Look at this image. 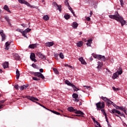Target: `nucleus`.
I'll return each mask as SVG.
<instances>
[{
	"label": "nucleus",
	"mask_w": 127,
	"mask_h": 127,
	"mask_svg": "<svg viewBox=\"0 0 127 127\" xmlns=\"http://www.w3.org/2000/svg\"><path fill=\"white\" fill-rule=\"evenodd\" d=\"M120 1V3H121V6H124V1H123V0H119Z\"/></svg>",
	"instance_id": "51"
},
{
	"label": "nucleus",
	"mask_w": 127,
	"mask_h": 127,
	"mask_svg": "<svg viewBox=\"0 0 127 127\" xmlns=\"http://www.w3.org/2000/svg\"><path fill=\"white\" fill-rule=\"evenodd\" d=\"M57 7V10L60 11V12H61V11L62 10V6L61 5H58Z\"/></svg>",
	"instance_id": "30"
},
{
	"label": "nucleus",
	"mask_w": 127,
	"mask_h": 127,
	"mask_svg": "<svg viewBox=\"0 0 127 127\" xmlns=\"http://www.w3.org/2000/svg\"><path fill=\"white\" fill-rule=\"evenodd\" d=\"M113 107H114L115 108V110H117L118 111V110H120V108H121V106H119L118 105H117V104H115L114 103V105H113Z\"/></svg>",
	"instance_id": "33"
},
{
	"label": "nucleus",
	"mask_w": 127,
	"mask_h": 127,
	"mask_svg": "<svg viewBox=\"0 0 127 127\" xmlns=\"http://www.w3.org/2000/svg\"><path fill=\"white\" fill-rule=\"evenodd\" d=\"M16 31H18V32H20V33H22L24 32V31H23V30H21V29H17L16 30Z\"/></svg>",
	"instance_id": "46"
},
{
	"label": "nucleus",
	"mask_w": 127,
	"mask_h": 127,
	"mask_svg": "<svg viewBox=\"0 0 127 127\" xmlns=\"http://www.w3.org/2000/svg\"><path fill=\"white\" fill-rule=\"evenodd\" d=\"M30 7H31V8H36V6H35V5H30Z\"/></svg>",
	"instance_id": "60"
},
{
	"label": "nucleus",
	"mask_w": 127,
	"mask_h": 127,
	"mask_svg": "<svg viewBox=\"0 0 127 127\" xmlns=\"http://www.w3.org/2000/svg\"><path fill=\"white\" fill-rule=\"evenodd\" d=\"M59 55V57H60V58H61V59H64V55H63V53H60Z\"/></svg>",
	"instance_id": "37"
},
{
	"label": "nucleus",
	"mask_w": 127,
	"mask_h": 127,
	"mask_svg": "<svg viewBox=\"0 0 127 127\" xmlns=\"http://www.w3.org/2000/svg\"><path fill=\"white\" fill-rule=\"evenodd\" d=\"M35 103H36V104H37L38 105H39L41 107H42V108H43L44 109H45V110H47V111H49V109H48L47 108L45 107V106L41 105V104L39 103V102H35Z\"/></svg>",
	"instance_id": "26"
},
{
	"label": "nucleus",
	"mask_w": 127,
	"mask_h": 127,
	"mask_svg": "<svg viewBox=\"0 0 127 127\" xmlns=\"http://www.w3.org/2000/svg\"><path fill=\"white\" fill-rule=\"evenodd\" d=\"M53 5L54 6H55V7H57L58 4H57V3H56V2H53Z\"/></svg>",
	"instance_id": "45"
},
{
	"label": "nucleus",
	"mask_w": 127,
	"mask_h": 127,
	"mask_svg": "<svg viewBox=\"0 0 127 127\" xmlns=\"http://www.w3.org/2000/svg\"><path fill=\"white\" fill-rule=\"evenodd\" d=\"M67 7H68L69 10H70V11H71L73 10V9H72V7H71V6H70V5L67 6Z\"/></svg>",
	"instance_id": "59"
},
{
	"label": "nucleus",
	"mask_w": 127,
	"mask_h": 127,
	"mask_svg": "<svg viewBox=\"0 0 127 127\" xmlns=\"http://www.w3.org/2000/svg\"><path fill=\"white\" fill-rule=\"evenodd\" d=\"M30 31H31V29L29 28H27L25 30H24V32H25V33H28Z\"/></svg>",
	"instance_id": "35"
},
{
	"label": "nucleus",
	"mask_w": 127,
	"mask_h": 127,
	"mask_svg": "<svg viewBox=\"0 0 127 127\" xmlns=\"http://www.w3.org/2000/svg\"><path fill=\"white\" fill-rule=\"evenodd\" d=\"M101 99H102V100L106 102V103H107V101L109 100V99L106 97H103L102 96L101 97Z\"/></svg>",
	"instance_id": "34"
},
{
	"label": "nucleus",
	"mask_w": 127,
	"mask_h": 127,
	"mask_svg": "<svg viewBox=\"0 0 127 127\" xmlns=\"http://www.w3.org/2000/svg\"><path fill=\"white\" fill-rule=\"evenodd\" d=\"M98 59L99 60H102V61H106V58L105 57V56H102L101 55H100V57Z\"/></svg>",
	"instance_id": "23"
},
{
	"label": "nucleus",
	"mask_w": 127,
	"mask_h": 127,
	"mask_svg": "<svg viewBox=\"0 0 127 127\" xmlns=\"http://www.w3.org/2000/svg\"><path fill=\"white\" fill-rule=\"evenodd\" d=\"M26 33H25V32H23L22 33V35H23V36H24V37H25L26 38H28L27 37V36H26Z\"/></svg>",
	"instance_id": "42"
},
{
	"label": "nucleus",
	"mask_w": 127,
	"mask_h": 127,
	"mask_svg": "<svg viewBox=\"0 0 127 127\" xmlns=\"http://www.w3.org/2000/svg\"><path fill=\"white\" fill-rule=\"evenodd\" d=\"M53 70L54 72L57 75H59V71L57 70V68H53Z\"/></svg>",
	"instance_id": "31"
},
{
	"label": "nucleus",
	"mask_w": 127,
	"mask_h": 127,
	"mask_svg": "<svg viewBox=\"0 0 127 127\" xmlns=\"http://www.w3.org/2000/svg\"><path fill=\"white\" fill-rule=\"evenodd\" d=\"M18 87L19 86L17 84H16L14 86V88H15V89H16V90H18Z\"/></svg>",
	"instance_id": "63"
},
{
	"label": "nucleus",
	"mask_w": 127,
	"mask_h": 127,
	"mask_svg": "<svg viewBox=\"0 0 127 127\" xmlns=\"http://www.w3.org/2000/svg\"><path fill=\"white\" fill-rule=\"evenodd\" d=\"M98 66H101L102 67L103 66V63L101 62H98Z\"/></svg>",
	"instance_id": "53"
},
{
	"label": "nucleus",
	"mask_w": 127,
	"mask_h": 127,
	"mask_svg": "<svg viewBox=\"0 0 127 127\" xmlns=\"http://www.w3.org/2000/svg\"><path fill=\"white\" fill-rule=\"evenodd\" d=\"M33 74L34 76H36L37 77H38V78H40V74L41 73H40V72H32L31 71L30 72V74Z\"/></svg>",
	"instance_id": "14"
},
{
	"label": "nucleus",
	"mask_w": 127,
	"mask_h": 127,
	"mask_svg": "<svg viewBox=\"0 0 127 127\" xmlns=\"http://www.w3.org/2000/svg\"><path fill=\"white\" fill-rule=\"evenodd\" d=\"M59 54H56L55 55V57H56V59L57 60H58V57H59Z\"/></svg>",
	"instance_id": "55"
},
{
	"label": "nucleus",
	"mask_w": 127,
	"mask_h": 127,
	"mask_svg": "<svg viewBox=\"0 0 127 127\" xmlns=\"http://www.w3.org/2000/svg\"><path fill=\"white\" fill-rule=\"evenodd\" d=\"M39 55L41 59H42L43 60H46V57L45 56H44V55L41 54V53H40Z\"/></svg>",
	"instance_id": "17"
},
{
	"label": "nucleus",
	"mask_w": 127,
	"mask_h": 127,
	"mask_svg": "<svg viewBox=\"0 0 127 127\" xmlns=\"http://www.w3.org/2000/svg\"><path fill=\"white\" fill-rule=\"evenodd\" d=\"M36 47V44H31L29 46V48H31V49H34Z\"/></svg>",
	"instance_id": "27"
},
{
	"label": "nucleus",
	"mask_w": 127,
	"mask_h": 127,
	"mask_svg": "<svg viewBox=\"0 0 127 127\" xmlns=\"http://www.w3.org/2000/svg\"><path fill=\"white\" fill-rule=\"evenodd\" d=\"M110 113H111V114H113L114 115H115L116 116V117H118V118H120V120H121V121H123V119H122V117H124V118H126V115H125V114H124V113H122L121 112V111H119V110H117L116 109H113L112 110L110 111ZM119 115H120V116H121V117H120L119 116Z\"/></svg>",
	"instance_id": "2"
},
{
	"label": "nucleus",
	"mask_w": 127,
	"mask_h": 127,
	"mask_svg": "<svg viewBox=\"0 0 127 127\" xmlns=\"http://www.w3.org/2000/svg\"><path fill=\"white\" fill-rule=\"evenodd\" d=\"M64 66L65 67H69V68H71V69L73 68V66H71V65H69V64H64Z\"/></svg>",
	"instance_id": "49"
},
{
	"label": "nucleus",
	"mask_w": 127,
	"mask_h": 127,
	"mask_svg": "<svg viewBox=\"0 0 127 127\" xmlns=\"http://www.w3.org/2000/svg\"><path fill=\"white\" fill-rule=\"evenodd\" d=\"M54 114H55V115H57V116L60 115V113H59V112H57V111H55V112H54Z\"/></svg>",
	"instance_id": "57"
},
{
	"label": "nucleus",
	"mask_w": 127,
	"mask_h": 127,
	"mask_svg": "<svg viewBox=\"0 0 127 127\" xmlns=\"http://www.w3.org/2000/svg\"><path fill=\"white\" fill-rule=\"evenodd\" d=\"M91 44H92L91 43H87L86 45L87 46H89V47H91Z\"/></svg>",
	"instance_id": "61"
},
{
	"label": "nucleus",
	"mask_w": 127,
	"mask_h": 127,
	"mask_svg": "<svg viewBox=\"0 0 127 127\" xmlns=\"http://www.w3.org/2000/svg\"><path fill=\"white\" fill-rule=\"evenodd\" d=\"M124 113H125V114L126 115H127V108H125V109H124V111H123Z\"/></svg>",
	"instance_id": "58"
},
{
	"label": "nucleus",
	"mask_w": 127,
	"mask_h": 127,
	"mask_svg": "<svg viewBox=\"0 0 127 127\" xmlns=\"http://www.w3.org/2000/svg\"><path fill=\"white\" fill-rule=\"evenodd\" d=\"M96 106L97 111H100L101 109H104V108H105V102H98L96 104Z\"/></svg>",
	"instance_id": "3"
},
{
	"label": "nucleus",
	"mask_w": 127,
	"mask_h": 127,
	"mask_svg": "<svg viewBox=\"0 0 127 127\" xmlns=\"http://www.w3.org/2000/svg\"><path fill=\"white\" fill-rule=\"evenodd\" d=\"M26 98L28 99V100H30V101H32V102H35L34 101H39L38 99L37 98L30 96H26Z\"/></svg>",
	"instance_id": "6"
},
{
	"label": "nucleus",
	"mask_w": 127,
	"mask_h": 127,
	"mask_svg": "<svg viewBox=\"0 0 127 127\" xmlns=\"http://www.w3.org/2000/svg\"><path fill=\"white\" fill-rule=\"evenodd\" d=\"M44 20L47 21L49 19V16H48L47 15H45L43 17Z\"/></svg>",
	"instance_id": "32"
},
{
	"label": "nucleus",
	"mask_w": 127,
	"mask_h": 127,
	"mask_svg": "<svg viewBox=\"0 0 127 127\" xmlns=\"http://www.w3.org/2000/svg\"><path fill=\"white\" fill-rule=\"evenodd\" d=\"M40 75V78H41V79H45V77H44V75H43L42 73H41Z\"/></svg>",
	"instance_id": "50"
},
{
	"label": "nucleus",
	"mask_w": 127,
	"mask_h": 127,
	"mask_svg": "<svg viewBox=\"0 0 127 127\" xmlns=\"http://www.w3.org/2000/svg\"><path fill=\"white\" fill-rule=\"evenodd\" d=\"M15 58V59L17 60H18V59H19V56H18V55L17 54H15L14 55Z\"/></svg>",
	"instance_id": "44"
},
{
	"label": "nucleus",
	"mask_w": 127,
	"mask_h": 127,
	"mask_svg": "<svg viewBox=\"0 0 127 127\" xmlns=\"http://www.w3.org/2000/svg\"><path fill=\"white\" fill-rule=\"evenodd\" d=\"M24 4H25L26 5H27V6H28L29 7H30V4L25 0V2H24Z\"/></svg>",
	"instance_id": "40"
},
{
	"label": "nucleus",
	"mask_w": 127,
	"mask_h": 127,
	"mask_svg": "<svg viewBox=\"0 0 127 127\" xmlns=\"http://www.w3.org/2000/svg\"><path fill=\"white\" fill-rule=\"evenodd\" d=\"M32 67H33V68H34L35 69H36L37 66L36 64H32Z\"/></svg>",
	"instance_id": "56"
},
{
	"label": "nucleus",
	"mask_w": 127,
	"mask_h": 127,
	"mask_svg": "<svg viewBox=\"0 0 127 127\" xmlns=\"http://www.w3.org/2000/svg\"><path fill=\"white\" fill-rule=\"evenodd\" d=\"M105 119L107 124H109V119H108V117H107V115L106 117H105Z\"/></svg>",
	"instance_id": "64"
},
{
	"label": "nucleus",
	"mask_w": 127,
	"mask_h": 127,
	"mask_svg": "<svg viewBox=\"0 0 127 127\" xmlns=\"http://www.w3.org/2000/svg\"><path fill=\"white\" fill-rule=\"evenodd\" d=\"M74 91H75V92H78L79 91V88H76V87L75 86V87L73 88Z\"/></svg>",
	"instance_id": "52"
},
{
	"label": "nucleus",
	"mask_w": 127,
	"mask_h": 127,
	"mask_svg": "<svg viewBox=\"0 0 127 127\" xmlns=\"http://www.w3.org/2000/svg\"><path fill=\"white\" fill-rule=\"evenodd\" d=\"M3 9L6 10V11H7L8 12H9V13H11V11H10V10H9V8H8V6H7V5H5L4 6Z\"/></svg>",
	"instance_id": "15"
},
{
	"label": "nucleus",
	"mask_w": 127,
	"mask_h": 127,
	"mask_svg": "<svg viewBox=\"0 0 127 127\" xmlns=\"http://www.w3.org/2000/svg\"><path fill=\"white\" fill-rule=\"evenodd\" d=\"M109 17L112 19H115V20H117V21H119L120 23H121L122 26H124V25L127 23V21L124 20V18L120 15L119 12L117 11H115L114 15H109Z\"/></svg>",
	"instance_id": "1"
},
{
	"label": "nucleus",
	"mask_w": 127,
	"mask_h": 127,
	"mask_svg": "<svg viewBox=\"0 0 127 127\" xmlns=\"http://www.w3.org/2000/svg\"><path fill=\"white\" fill-rule=\"evenodd\" d=\"M64 17L65 19L68 20L69 18H70V15L66 14L64 15Z\"/></svg>",
	"instance_id": "36"
},
{
	"label": "nucleus",
	"mask_w": 127,
	"mask_h": 127,
	"mask_svg": "<svg viewBox=\"0 0 127 127\" xmlns=\"http://www.w3.org/2000/svg\"><path fill=\"white\" fill-rule=\"evenodd\" d=\"M92 56H93V57H94V58L95 59H99V58L100 57V55H96L94 53L92 54Z\"/></svg>",
	"instance_id": "24"
},
{
	"label": "nucleus",
	"mask_w": 127,
	"mask_h": 127,
	"mask_svg": "<svg viewBox=\"0 0 127 127\" xmlns=\"http://www.w3.org/2000/svg\"><path fill=\"white\" fill-rule=\"evenodd\" d=\"M18 1H19V3H22V4H24V2L25 1V0H18Z\"/></svg>",
	"instance_id": "48"
},
{
	"label": "nucleus",
	"mask_w": 127,
	"mask_h": 127,
	"mask_svg": "<svg viewBox=\"0 0 127 127\" xmlns=\"http://www.w3.org/2000/svg\"><path fill=\"white\" fill-rule=\"evenodd\" d=\"M16 79H19V76H20V73H19V70L18 69H16Z\"/></svg>",
	"instance_id": "20"
},
{
	"label": "nucleus",
	"mask_w": 127,
	"mask_h": 127,
	"mask_svg": "<svg viewBox=\"0 0 127 127\" xmlns=\"http://www.w3.org/2000/svg\"><path fill=\"white\" fill-rule=\"evenodd\" d=\"M28 87V84H25L20 87V90L22 91L23 90H24V89H26Z\"/></svg>",
	"instance_id": "22"
},
{
	"label": "nucleus",
	"mask_w": 127,
	"mask_h": 127,
	"mask_svg": "<svg viewBox=\"0 0 127 127\" xmlns=\"http://www.w3.org/2000/svg\"><path fill=\"white\" fill-rule=\"evenodd\" d=\"M74 114H76V117H84V114L83 112L81 111L80 110H77L76 109L75 112H74Z\"/></svg>",
	"instance_id": "4"
},
{
	"label": "nucleus",
	"mask_w": 127,
	"mask_h": 127,
	"mask_svg": "<svg viewBox=\"0 0 127 127\" xmlns=\"http://www.w3.org/2000/svg\"><path fill=\"white\" fill-rule=\"evenodd\" d=\"M72 26L74 29L77 28V27H78V23L77 22H73L72 24Z\"/></svg>",
	"instance_id": "19"
},
{
	"label": "nucleus",
	"mask_w": 127,
	"mask_h": 127,
	"mask_svg": "<svg viewBox=\"0 0 127 127\" xmlns=\"http://www.w3.org/2000/svg\"><path fill=\"white\" fill-rule=\"evenodd\" d=\"M112 88H113V90H114L116 92H118V91H120V88H116V87H115V86H113L112 87Z\"/></svg>",
	"instance_id": "38"
},
{
	"label": "nucleus",
	"mask_w": 127,
	"mask_h": 127,
	"mask_svg": "<svg viewBox=\"0 0 127 127\" xmlns=\"http://www.w3.org/2000/svg\"><path fill=\"white\" fill-rule=\"evenodd\" d=\"M72 98L73 99H74L73 100V101H74V102H77V103H78V102H79L78 95L77 94H76V93L72 94Z\"/></svg>",
	"instance_id": "7"
},
{
	"label": "nucleus",
	"mask_w": 127,
	"mask_h": 127,
	"mask_svg": "<svg viewBox=\"0 0 127 127\" xmlns=\"http://www.w3.org/2000/svg\"><path fill=\"white\" fill-rule=\"evenodd\" d=\"M78 60L79 61H80V62H81L82 65H86V64H87V63H86V62L85 61V60H84V58H83V57L79 58L78 59Z\"/></svg>",
	"instance_id": "11"
},
{
	"label": "nucleus",
	"mask_w": 127,
	"mask_h": 127,
	"mask_svg": "<svg viewBox=\"0 0 127 127\" xmlns=\"http://www.w3.org/2000/svg\"><path fill=\"white\" fill-rule=\"evenodd\" d=\"M33 80H34V81H39V80H40V78H38L36 77H33Z\"/></svg>",
	"instance_id": "47"
},
{
	"label": "nucleus",
	"mask_w": 127,
	"mask_h": 127,
	"mask_svg": "<svg viewBox=\"0 0 127 127\" xmlns=\"http://www.w3.org/2000/svg\"><path fill=\"white\" fill-rule=\"evenodd\" d=\"M86 19L87 21H90L91 20V18H90V17H87L86 18Z\"/></svg>",
	"instance_id": "62"
},
{
	"label": "nucleus",
	"mask_w": 127,
	"mask_h": 127,
	"mask_svg": "<svg viewBox=\"0 0 127 127\" xmlns=\"http://www.w3.org/2000/svg\"><path fill=\"white\" fill-rule=\"evenodd\" d=\"M11 42H6L5 43V48L6 50H8L9 49V45H10Z\"/></svg>",
	"instance_id": "18"
},
{
	"label": "nucleus",
	"mask_w": 127,
	"mask_h": 127,
	"mask_svg": "<svg viewBox=\"0 0 127 127\" xmlns=\"http://www.w3.org/2000/svg\"><path fill=\"white\" fill-rule=\"evenodd\" d=\"M76 46H77V47H81V46H83V42L79 41L77 43Z\"/></svg>",
	"instance_id": "25"
},
{
	"label": "nucleus",
	"mask_w": 127,
	"mask_h": 127,
	"mask_svg": "<svg viewBox=\"0 0 127 127\" xmlns=\"http://www.w3.org/2000/svg\"><path fill=\"white\" fill-rule=\"evenodd\" d=\"M125 109H126V107L124 106H120V108L119 110H120V111H122V112H124Z\"/></svg>",
	"instance_id": "41"
},
{
	"label": "nucleus",
	"mask_w": 127,
	"mask_h": 127,
	"mask_svg": "<svg viewBox=\"0 0 127 127\" xmlns=\"http://www.w3.org/2000/svg\"><path fill=\"white\" fill-rule=\"evenodd\" d=\"M2 66L4 69H6V68H8V62H6L2 64Z\"/></svg>",
	"instance_id": "16"
},
{
	"label": "nucleus",
	"mask_w": 127,
	"mask_h": 127,
	"mask_svg": "<svg viewBox=\"0 0 127 127\" xmlns=\"http://www.w3.org/2000/svg\"><path fill=\"white\" fill-rule=\"evenodd\" d=\"M30 58L32 61H34V62H37V60L35 59L36 57H35V54L33 53H31L30 55Z\"/></svg>",
	"instance_id": "8"
},
{
	"label": "nucleus",
	"mask_w": 127,
	"mask_h": 127,
	"mask_svg": "<svg viewBox=\"0 0 127 127\" xmlns=\"http://www.w3.org/2000/svg\"><path fill=\"white\" fill-rule=\"evenodd\" d=\"M76 110V109H74L73 107H69L67 108V111L68 112H70V113H73V112H75Z\"/></svg>",
	"instance_id": "12"
},
{
	"label": "nucleus",
	"mask_w": 127,
	"mask_h": 127,
	"mask_svg": "<svg viewBox=\"0 0 127 127\" xmlns=\"http://www.w3.org/2000/svg\"><path fill=\"white\" fill-rule=\"evenodd\" d=\"M65 83L66 85H67V86H69L70 87H72V88H75V85L72 83H71V82H70V81H69L68 80H65Z\"/></svg>",
	"instance_id": "9"
},
{
	"label": "nucleus",
	"mask_w": 127,
	"mask_h": 127,
	"mask_svg": "<svg viewBox=\"0 0 127 127\" xmlns=\"http://www.w3.org/2000/svg\"><path fill=\"white\" fill-rule=\"evenodd\" d=\"M0 34L1 36V41H4L6 39V36L3 33V30H0Z\"/></svg>",
	"instance_id": "5"
},
{
	"label": "nucleus",
	"mask_w": 127,
	"mask_h": 127,
	"mask_svg": "<svg viewBox=\"0 0 127 127\" xmlns=\"http://www.w3.org/2000/svg\"><path fill=\"white\" fill-rule=\"evenodd\" d=\"M116 72L118 73V75H122L123 74V69L122 67H120Z\"/></svg>",
	"instance_id": "21"
},
{
	"label": "nucleus",
	"mask_w": 127,
	"mask_h": 127,
	"mask_svg": "<svg viewBox=\"0 0 127 127\" xmlns=\"http://www.w3.org/2000/svg\"><path fill=\"white\" fill-rule=\"evenodd\" d=\"M4 19L8 22V24H10V20L9 19V17L7 16L4 17Z\"/></svg>",
	"instance_id": "29"
},
{
	"label": "nucleus",
	"mask_w": 127,
	"mask_h": 127,
	"mask_svg": "<svg viewBox=\"0 0 127 127\" xmlns=\"http://www.w3.org/2000/svg\"><path fill=\"white\" fill-rule=\"evenodd\" d=\"M65 4L66 5V6H69V2H68V0H65Z\"/></svg>",
	"instance_id": "43"
},
{
	"label": "nucleus",
	"mask_w": 127,
	"mask_h": 127,
	"mask_svg": "<svg viewBox=\"0 0 127 127\" xmlns=\"http://www.w3.org/2000/svg\"><path fill=\"white\" fill-rule=\"evenodd\" d=\"M92 42H93V39H89L87 40V43H88L92 44Z\"/></svg>",
	"instance_id": "54"
},
{
	"label": "nucleus",
	"mask_w": 127,
	"mask_h": 127,
	"mask_svg": "<svg viewBox=\"0 0 127 127\" xmlns=\"http://www.w3.org/2000/svg\"><path fill=\"white\" fill-rule=\"evenodd\" d=\"M115 103H114L113 101H111L110 99H108L107 101H106V105L108 106V108L111 106V105H112V106H114Z\"/></svg>",
	"instance_id": "10"
},
{
	"label": "nucleus",
	"mask_w": 127,
	"mask_h": 127,
	"mask_svg": "<svg viewBox=\"0 0 127 127\" xmlns=\"http://www.w3.org/2000/svg\"><path fill=\"white\" fill-rule=\"evenodd\" d=\"M118 73L116 72L115 73L113 74V76H112V78L115 79H117V78H118Z\"/></svg>",
	"instance_id": "28"
},
{
	"label": "nucleus",
	"mask_w": 127,
	"mask_h": 127,
	"mask_svg": "<svg viewBox=\"0 0 127 127\" xmlns=\"http://www.w3.org/2000/svg\"><path fill=\"white\" fill-rule=\"evenodd\" d=\"M45 45L47 47H51V46L54 45V43L53 42H48L45 43Z\"/></svg>",
	"instance_id": "13"
},
{
	"label": "nucleus",
	"mask_w": 127,
	"mask_h": 127,
	"mask_svg": "<svg viewBox=\"0 0 127 127\" xmlns=\"http://www.w3.org/2000/svg\"><path fill=\"white\" fill-rule=\"evenodd\" d=\"M101 112L104 116L105 117H107V113H106V112H105V110L104 109H101Z\"/></svg>",
	"instance_id": "39"
}]
</instances>
